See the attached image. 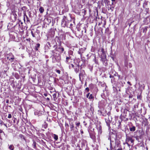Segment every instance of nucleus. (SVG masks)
I'll return each mask as SVG.
<instances>
[{
    "instance_id": "nucleus-17",
    "label": "nucleus",
    "mask_w": 150,
    "mask_h": 150,
    "mask_svg": "<svg viewBox=\"0 0 150 150\" xmlns=\"http://www.w3.org/2000/svg\"><path fill=\"white\" fill-rule=\"evenodd\" d=\"M56 95H57V94L56 93H54L53 95V98H54L55 99H57V98H56Z\"/></svg>"
},
{
    "instance_id": "nucleus-26",
    "label": "nucleus",
    "mask_w": 150,
    "mask_h": 150,
    "mask_svg": "<svg viewBox=\"0 0 150 150\" xmlns=\"http://www.w3.org/2000/svg\"><path fill=\"white\" fill-rule=\"evenodd\" d=\"M11 117H12L11 115V114H9L8 115V118H11Z\"/></svg>"
},
{
    "instance_id": "nucleus-48",
    "label": "nucleus",
    "mask_w": 150,
    "mask_h": 150,
    "mask_svg": "<svg viewBox=\"0 0 150 150\" xmlns=\"http://www.w3.org/2000/svg\"><path fill=\"white\" fill-rule=\"evenodd\" d=\"M47 99L48 100H50V99H49V98H47Z\"/></svg>"
},
{
    "instance_id": "nucleus-52",
    "label": "nucleus",
    "mask_w": 150,
    "mask_h": 150,
    "mask_svg": "<svg viewBox=\"0 0 150 150\" xmlns=\"http://www.w3.org/2000/svg\"><path fill=\"white\" fill-rule=\"evenodd\" d=\"M111 76H111V75H110V77L111 78Z\"/></svg>"
},
{
    "instance_id": "nucleus-21",
    "label": "nucleus",
    "mask_w": 150,
    "mask_h": 150,
    "mask_svg": "<svg viewBox=\"0 0 150 150\" xmlns=\"http://www.w3.org/2000/svg\"><path fill=\"white\" fill-rule=\"evenodd\" d=\"M115 150H122V149L121 147H120L117 148H116V149H115Z\"/></svg>"
},
{
    "instance_id": "nucleus-16",
    "label": "nucleus",
    "mask_w": 150,
    "mask_h": 150,
    "mask_svg": "<svg viewBox=\"0 0 150 150\" xmlns=\"http://www.w3.org/2000/svg\"><path fill=\"white\" fill-rule=\"evenodd\" d=\"M7 59L9 60H10L11 59L12 60H13L14 58V57H13L12 56H11V57H7Z\"/></svg>"
},
{
    "instance_id": "nucleus-46",
    "label": "nucleus",
    "mask_w": 150,
    "mask_h": 150,
    "mask_svg": "<svg viewBox=\"0 0 150 150\" xmlns=\"http://www.w3.org/2000/svg\"><path fill=\"white\" fill-rule=\"evenodd\" d=\"M71 66H72V67H74V65L73 64H71Z\"/></svg>"
},
{
    "instance_id": "nucleus-59",
    "label": "nucleus",
    "mask_w": 150,
    "mask_h": 150,
    "mask_svg": "<svg viewBox=\"0 0 150 150\" xmlns=\"http://www.w3.org/2000/svg\"><path fill=\"white\" fill-rule=\"evenodd\" d=\"M107 149H108V148H107Z\"/></svg>"
},
{
    "instance_id": "nucleus-24",
    "label": "nucleus",
    "mask_w": 150,
    "mask_h": 150,
    "mask_svg": "<svg viewBox=\"0 0 150 150\" xmlns=\"http://www.w3.org/2000/svg\"><path fill=\"white\" fill-rule=\"evenodd\" d=\"M70 58V57H66V62H68V60Z\"/></svg>"
},
{
    "instance_id": "nucleus-25",
    "label": "nucleus",
    "mask_w": 150,
    "mask_h": 150,
    "mask_svg": "<svg viewBox=\"0 0 150 150\" xmlns=\"http://www.w3.org/2000/svg\"><path fill=\"white\" fill-rule=\"evenodd\" d=\"M76 124L77 127H79L80 125V123L79 122H78L76 123Z\"/></svg>"
},
{
    "instance_id": "nucleus-3",
    "label": "nucleus",
    "mask_w": 150,
    "mask_h": 150,
    "mask_svg": "<svg viewBox=\"0 0 150 150\" xmlns=\"http://www.w3.org/2000/svg\"><path fill=\"white\" fill-rule=\"evenodd\" d=\"M125 141L127 142L130 141L131 143L133 144L132 145H133L134 140L133 139L132 136H129L127 135Z\"/></svg>"
},
{
    "instance_id": "nucleus-31",
    "label": "nucleus",
    "mask_w": 150,
    "mask_h": 150,
    "mask_svg": "<svg viewBox=\"0 0 150 150\" xmlns=\"http://www.w3.org/2000/svg\"><path fill=\"white\" fill-rule=\"evenodd\" d=\"M0 124L1 125V126L2 125H3V124L4 123L1 120H0Z\"/></svg>"
},
{
    "instance_id": "nucleus-28",
    "label": "nucleus",
    "mask_w": 150,
    "mask_h": 150,
    "mask_svg": "<svg viewBox=\"0 0 150 150\" xmlns=\"http://www.w3.org/2000/svg\"><path fill=\"white\" fill-rule=\"evenodd\" d=\"M31 34H32V36L33 37H35V36L34 35V33H33V31H31Z\"/></svg>"
},
{
    "instance_id": "nucleus-35",
    "label": "nucleus",
    "mask_w": 150,
    "mask_h": 150,
    "mask_svg": "<svg viewBox=\"0 0 150 150\" xmlns=\"http://www.w3.org/2000/svg\"><path fill=\"white\" fill-rule=\"evenodd\" d=\"M133 22H134V21H131V22L130 23H128L129 26V27H130V25H131L132 23Z\"/></svg>"
},
{
    "instance_id": "nucleus-1",
    "label": "nucleus",
    "mask_w": 150,
    "mask_h": 150,
    "mask_svg": "<svg viewBox=\"0 0 150 150\" xmlns=\"http://www.w3.org/2000/svg\"><path fill=\"white\" fill-rule=\"evenodd\" d=\"M101 61L104 65L106 66L107 64V61L106 58L105 54L103 52L101 55Z\"/></svg>"
},
{
    "instance_id": "nucleus-39",
    "label": "nucleus",
    "mask_w": 150,
    "mask_h": 150,
    "mask_svg": "<svg viewBox=\"0 0 150 150\" xmlns=\"http://www.w3.org/2000/svg\"><path fill=\"white\" fill-rule=\"evenodd\" d=\"M3 132L4 133V132H3V131L2 130L0 129V133H1Z\"/></svg>"
},
{
    "instance_id": "nucleus-19",
    "label": "nucleus",
    "mask_w": 150,
    "mask_h": 150,
    "mask_svg": "<svg viewBox=\"0 0 150 150\" xmlns=\"http://www.w3.org/2000/svg\"><path fill=\"white\" fill-rule=\"evenodd\" d=\"M75 71L76 73H78L79 71V69L78 67H76L75 69Z\"/></svg>"
},
{
    "instance_id": "nucleus-12",
    "label": "nucleus",
    "mask_w": 150,
    "mask_h": 150,
    "mask_svg": "<svg viewBox=\"0 0 150 150\" xmlns=\"http://www.w3.org/2000/svg\"><path fill=\"white\" fill-rule=\"evenodd\" d=\"M39 11L41 13H42L44 12V10L42 7H40L39 9Z\"/></svg>"
},
{
    "instance_id": "nucleus-30",
    "label": "nucleus",
    "mask_w": 150,
    "mask_h": 150,
    "mask_svg": "<svg viewBox=\"0 0 150 150\" xmlns=\"http://www.w3.org/2000/svg\"><path fill=\"white\" fill-rule=\"evenodd\" d=\"M56 72L59 74H60L61 71L59 70H57L56 71Z\"/></svg>"
},
{
    "instance_id": "nucleus-7",
    "label": "nucleus",
    "mask_w": 150,
    "mask_h": 150,
    "mask_svg": "<svg viewBox=\"0 0 150 150\" xmlns=\"http://www.w3.org/2000/svg\"><path fill=\"white\" fill-rule=\"evenodd\" d=\"M112 134V132H110L109 134V137H108V139H110V150H112V143L111 142V135Z\"/></svg>"
},
{
    "instance_id": "nucleus-53",
    "label": "nucleus",
    "mask_w": 150,
    "mask_h": 150,
    "mask_svg": "<svg viewBox=\"0 0 150 150\" xmlns=\"http://www.w3.org/2000/svg\"><path fill=\"white\" fill-rule=\"evenodd\" d=\"M129 98H131V97H130V96H129Z\"/></svg>"
},
{
    "instance_id": "nucleus-43",
    "label": "nucleus",
    "mask_w": 150,
    "mask_h": 150,
    "mask_svg": "<svg viewBox=\"0 0 150 150\" xmlns=\"http://www.w3.org/2000/svg\"><path fill=\"white\" fill-rule=\"evenodd\" d=\"M3 125H4V126H5L6 127H7V125H6V124H4H4H3Z\"/></svg>"
},
{
    "instance_id": "nucleus-14",
    "label": "nucleus",
    "mask_w": 150,
    "mask_h": 150,
    "mask_svg": "<svg viewBox=\"0 0 150 150\" xmlns=\"http://www.w3.org/2000/svg\"><path fill=\"white\" fill-rule=\"evenodd\" d=\"M36 142L35 141H34L32 145L34 149H35L36 148Z\"/></svg>"
},
{
    "instance_id": "nucleus-55",
    "label": "nucleus",
    "mask_w": 150,
    "mask_h": 150,
    "mask_svg": "<svg viewBox=\"0 0 150 150\" xmlns=\"http://www.w3.org/2000/svg\"><path fill=\"white\" fill-rule=\"evenodd\" d=\"M115 1V0H113V2Z\"/></svg>"
},
{
    "instance_id": "nucleus-42",
    "label": "nucleus",
    "mask_w": 150,
    "mask_h": 150,
    "mask_svg": "<svg viewBox=\"0 0 150 150\" xmlns=\"http://www.w3.org/2000/svg\"><path fill=\"white\" fill-rule=\"evenodd\" d=\"M44 126H45V128H47V125H45Z\"/></svg>"
},
{
    "instance_id": "nucleus-40",
    "label": "nucleus",
    "mask_w": 150,
    "mask_h": 150,
    "mask_svg": "<svg viewBox=\"0 0 150 150\" xmlns=\"http://www.w3.org/2000/svg\"><path fill=\"white\" fill-rule=\"evenodd\" d=\"M81 134H83V131L82 130H81Z\"/></svg>"
},
{
    "instance_id": "nucleus-23",
    "label": "nucleus",
    "mask_w": 150,
    "mask_h": 150,
    "mask_svg": "<svg viewBox=\"0 0 150 150\" xmlns=\"http://www.w3.org/2000/svg\"><path fill=\"white\" fill-rule=\"evenodd\" d=\"M108 119L109 121L110 122H112V118L111 117H110V116H109Z\"/></svg>"
},
{
    "instance_id": "nucleus-2",
    "label": "nucleus",
    "mask_w": 150,
    "mask_h": 150,
    "mask_svg": "<svg viewBox=\"0 0 150 150\" xmlns=\"http://www.w3.org/2000/svg\"><path fill=\"white\" fill-rule=\"evenodd\" d=\"M115 125H117L119 126L121 125V122H122V120L121 117L118 116H115Z\"/></svg>"
},
{
    "instance_id": "nucleus-60",
    "label": "nucleus",
    "mask_w": 150,
    "mask_h": 150,
    "mask_svg": "<svg viewBox=\"0 0 150 150\" xmlns=\"http://www.w3.org/2000/svg\"><path fill=\"white\" fill-rule=\"evenodd\" d=\"M111 0V1H112V0Z\"/></svg>"
},
{
    "instance_id": "nucleus-45",
    "label": "nucleus",
    "mask_w": 150,
    "mask_h": 150,
    "mask_svg": "<svg viewBox=\"0 0 150 150\" xmlns=\"http://www.w3.org/2000/svg\"><path fill=\"white\" fill-rule=\"evenodd\" d=\"M22 20L23 21L24 23L25 22V19H22Z\"/></svg>"
},
{
    "instance_id": "nucleus-44",
    "label": "nucleus",
    "mask_w": 150,
    "mask_h": 150,
    "mask_svg": "<svg viewBox=\"0 0 150 150\" xmlns=\"http://www.w3.org/2000/svg\"><path fill=\"white\" fill-rule=\"evenodd\" d=\"M44 95L45 96H47V94L46 93H44Z\"/></svg>"
},
{
    "instance_id": "nucleus-32",
    "label": "nucleus",
    "mask_w": 150,
    "mask_h": 150,
    "mask_svg": "<svg viewBox=\"0 0 150 150\" xmlns=\"http://www.w3.org/2000/svg\"><path fill=\"white\" fill-rule=\"evenodd\" d=\"M125 144H127V146L129 147L130 146V144H129L128 143V142H126L125 143Z\"/></svg>"
},
{
    "instance_id": "nucleus-38",
    "label": "nucleus",
    "mask_w": 150,
    "mask_h": 150,
    "mask_svg": "<svg viewBox=\"0 0 150 150\" xmlns=\"http://www.w3.org/2000/svg\"><path fill=\"white\" fill-rule=\"evenodd\" d=\"M89 93H88L87 95H86V97L87 98H88L89 96Z\"/></svg>"
},
{
    "instance_id": "nucleus-50",
    "label": "nucleus",
    "mask_w": 150,
    "mask_h": 150,
    "mask_svg": "<svg viewBox=\"0 0 150 150\" xmlns=\"http://www.w3.org/2000/svg\"><path fill=\"white\" fill-rule=\"evenodd\" d=\"M26 20H27V21H29V19H27Z\"/></svg>"
},
{
    "instance_id": "nucleus-56",
    "label": "nucleus",
    "mask_w": 150,
    "mask_h": 150,
    "mask_svg": "<svg viewBox=\"0 0 150 150\" xmlns=\"http://www.w3.org/2000/svg\"><path fill=\"white\" fill-rule=\"evenodd\" d=\"M111 45H112V43H111Z\"/></svg>"
},
{
    "instance_id": "nucleus-6",
    "label": "nucleus",
    "mask_w": 150,
    "mask_h": 150,
    "mask_svg": "<svg viewBox=\"0 0 150 150\" xmlns=\"http://www.w3.org/2000/svg\"><path fill=\"white\" fill-rule=\"evenodd\" d=\"M120 147H121V145L120 143H119L118 142H115V145L114 147V149H116V148H120Z\"/></svg>"
},
{
    "instance_id": "nucleus-47",
    "label": "nucleus",
    "mask_w": 150,
    "mask_h": 150,
    "mask_svg": "<svg viewBox=\"0 0 150 150\" xmlns=\"http://www.w3.org/2000/svg\"><path fill=\"white\" fill-rule=\"evenodd\" d=\"M6 103H8V100H7L6 101Z\"/></svg>"
},
{
    "instance_id": "nucleus-8",
    "label": "nucleus",
    "mask_w": 150,
    "mask_h": 150,
    "mask_svg": "<svg viewBox=\"0 0 150 150\" xmlns=\"http://www.w3.org/2000/svg\"><path fill=\"white\" fill-rule=\"evenodd\" d=\"M136 130V127L134 126H132V127L129 128V130L130 131L134 132Z\"/></svg>"
},
{
    "instance_id": "nucleus-15",
    "label": "nucleus",
    "mask_w": 150,
    "mask_h": 150,
    "mask_svg": "<svg viewBox=\"0 0 150 150\" xmlns=\"http://www.w3.org/2000/svg\"><path fill=\"white\" fill-rule=\"evenodd\" d=\"M54 138V139H55V140H57L58 139V137L57 135L54 134V136L53 137Z\"/></svg>"
},
{
    "instance_id": "nucleus-49",
    "label": "nucleus",
    "mask_w": 150,
    "mask_h": 150,
    "mask_svg": "<svg viewBox=\"0 0 150 150\" xmlns=\"http://www.w3.org/2000/svg\"><path fill=\"white\" fill-rule=\"evenodd\" d=\"M147 125V124L146 123L144 124V126H146V125Z\"/></svg>"
},
{
    "instance_id": "nucleus-20",
    "label": "nucleus",
    "mask_w": 150,
    "mask_h": 150,
    "mask_svg": "<svg viewBox=\"0 0 150 150\" xmlns=\"http://www.w3.org/2000/svg\"><path fill=\"white\" fill-rule=\"evenodd\" d=\"M141 96L140 95H139L137 96V98L138 99L141 100Z\"/></svg>"
},
{
    "instance_id": "nucleus-54",
    "label": "nucleus",
    "mask_w": 150,
    "mask_h": 150,
    "mask_svg": "<svg viewBox=\"0 0 150 150\" xmlns=\"http://www.w3.org/2000/svg\"><path fill=\"white\" fill-rule=\"evenodd\" d=\"M19 146V144L18 145H17V146Z\"/></svg>"
},
{
    "instance_id": "nucleus-11",
    "label": "nucleus",
    "mask_w": 150,
    "mask_h": 150,
    "mask_svg": "<svg viewBox=\"0 0 150 150\" xmlns=\"http://www.w3.org/2000/svg\"><path fill=\"white\" fill-rule=\"evenodd\" d=\"M40 44L39 43H37L35 46V48L36 50H38V48L40 47Z\"/></svg>"
},
{
    "instance_id": "nucleus-58",
    "label": "nucleus",
    "mask_w": 150,
    "mask_h": 150,
    "mask_svg": "<svg viewBox=\"0 0 150 150\" xmlns=\"http://www.w3.org/2000/svg\"><path fill=\"white\" fill-rule=\"evenodd\" d=\"M86 85V83L85 84V85Z\"/></svg>"
},
{
    "instance_id": "nucleus-27",
    "label": "nucleus",
    "mask_w": 150,
    "mask_h": 150,
    "mask_svg": "<svg viewBox=\"0 0 150 150\" xmlns=\"http://www.w3.org/2000/svg\"><path fill=\"white\" fill-rule=\"evenodd\" d=\"M23 23V21H21L20 20L19 21V25L20 24L22 25Z\"/></svg>"
},
{
    "instance_id": "nucleus-9",
    "label": "nucleus",
    "mask_w": 150,
    "mask_h": 150,
    "mask_svg": "<svg viewBox=\"0 0 150 150\" xmlns=\"http://www.w3.org/2000/svg\"><path fill=\"white\" fill-rule=\"evenodd\" d=\"M65 20H67V19H62V25L63 26L66 25L67 23Z\"/></svg>"
},
{
    "instance_id": "nucleus-37",
    "label": "nucleus",
    "mask_w": 150,
    "mask_h": 150,
    "mask_svg": "<svg viewBox=\"0 0 150 150\" xmlns=\"http://www.w3.org/2000/svg\"><path fill=\"white\" fill-rule=\"evenodd\" d=\"M86 90H87V91H89V88L88 87H87L86 88Z\"/></svg>"
},
{
    "instance_id": "nucleus-41",
    "label": "nucleus",
    "mask_w": 150,
    "mask_h": 150,
    "mask_svg": "<svg viewBox=\"0 0 150 150\" xmlns=\"http://www.w3.org/2000/svg\"><path fill=\"white\" fill-rule=\"evenodd\" d=\"M127 83L129 84L130 86L131 85V84L130 83V82L129 81H128L127 82Z\"/></svg>"
},
{
    "instance_id": "nucleus-51",
    "label": "nucleus",
    "mask_w": 150,
    "mask_h": 150,
    "mask_svg": "<svg viewBox=\"0 0 150 150\" xmlns=\"http://www.w3.org/2000/svg\"><path fill=\"white\" fill-rule=\"evenodd\" d=\"M146 122H147V119L146 120Z\"/></svg>"
},
{
    "instance_id": "nucleus-29",
    "label": "nucleus",
    "mask_w": 150,
    "mask_h": 150,
    "mask_svg": "<svg viewBox=\"0 0 150 150\" xmlns=\"http://www.w3.org/2000/svg\"><path fill=\"white\" fill-rule=\"evenodd\" d=\"M70 126H71V128L72 129H73V128L74 127V125H73V124H72L71 125H70Z\"/></svg>"
},
{
    "instance_id": "nucleus-57",
    "label": "nucleus",
    "mask_w": 150,
    "mask_h": 150,
    "mask_svg": "<svg viewBox=\"0 0 150 150\" xmlns=\"http://www.w3.org/2000/svg\"><path fill=\"white\" fill-rule=\"evenodd\" d=\"M114 79H115V78H113V80H114Z\"/></svg>"
},
{
    "instance_id": "nucleus-13",
    "label": "nucleus",
    "mask_w": 150,
    "mask_h": 150,
    "mask_svg": "<svg viewBox=\"0 0 150 150\" xmlns=\"http://www.w3.org/2000/svg\"><path fill=\"white\" fill-rule=\"evenodd\" d=\"M14 147L13 145H11L9 147V149L11 150H13Z\"/></svg>"
},
{
    "instance_id": "nucleus-18",
    "label": "nucleus",
    "mask_w": 150,
    "mask_h": 150,
    "mask_svg": "<svg viewBox=\"0 0 150 150\" xmlns=\"http://www.w3.org/2000/svg\"><path fill=\"white\" fill-rule=\"evenodd\" d=\"M19 137H20L22 139H24L25 138L23 136L22 134H20L19 135Z\"/></svg>"
},
{
    "instance_id": "nucleus-22",
    "label": "nucleus",
    "mask_w": 150,
    "mask_h": 150,
    "mask_svg": "<svg viewBox=\"0 0 150 150\" xmlns=\"http://www.w3.org/2000/svg\"><path fill=\"white\" fill-rule=\"evenodd\" d=\"M93 97L92 96V94H90L89 95V96L88 97V98L90 99H92L93 98Z\"/></svg>"
},
{
    "instance_id": "nucleus-4",
    "label": "nucleus",
    "mask_w": 150,
    "mask_h": 150,
    "mask_svg": "<svg viewBox=\"0 0 150 150\" xmlns=\"http://www.w3.org/2000/svg\"><path fill=\"white\" fill-rule=\"evenodd\" d=\"M85 73L84 71L83 70H81L79 74V80L81 81L83 79V76L85 74Z\"/></svg>"
},
{
    "instance_id": "nucleus-10",
    "label": "nucleus",
    "mask_w": 150,
    "mask_h": 150,
    "mask_svg": "<svg viewBox=\"0 0 150 150\" xmlns=\"http://www.w3.org/2000/svg\"><path fill=\"white\" fill-rule=\"evenodd\" d=\"M58 49L60 50L62 52H63L64 51V48L63 47H61V45L59 46Z\"/></svg>"
},
{
    "instance_id": "nucleus-36",
    "label": "nucleus",
    "mask_w": 150,
    "mask_h": 150,
    "mask_svg": "<svg viewBox=\"0 0 150 150\" xmlns=\"http://www.w3.org/2000/svg\"><path fill=\"white\" fill-rule=\"evenodd\" d=\"M48 20H49V21H50L49 23H50L51 22V19H44V20L45 21V23H46V21H47Z\"/></svg>"
},
{
    "instance_id": "nucleus-34",
    "label": "nucleus",
    "mask_w": 150,
    "mask_h": 150,
    "mask_svg": "<svg viewBox=\"0 0 150 150\" xmlns=\"http://www.w3.org/2000/svg\"><path fill=\"white\" fill-rule=\"evenodd\" d=\"M147 28H148V27H145L144 28V31H146Z\"/></svg>"
},
{
    "instance_id": "nucleus-5",
    "label": "nucleus",
    "mask_w": 150,
    "mask_h": 150,
    "mask_svg": "<svg viewBox=\"0 0 150 150\" xmlns=\"http://www.w3.org/2000/svg\"><path fill=\"white\" fill-rule=\"evenodd\" d=\"M100 21L98 23V25H105L106 21L104 19H99Z\"/></svg>"
},
{
    "instance_id": "nucleus-33",
    "label": "nucleus",
    "mask_w": 150,
    "mask_h": 150,
    "mask_svg": "<svg viewBox=\"0 0 150 150\" xmlns=\"http://www.w3.org/2000/svg\"><path fill=\"white\" fill-rule=\"evenodd\" d=\"M94 61L96 64H98V62L97 61L96 59V58H95L94 59Z\"/></svg>"
}]
</instances>
